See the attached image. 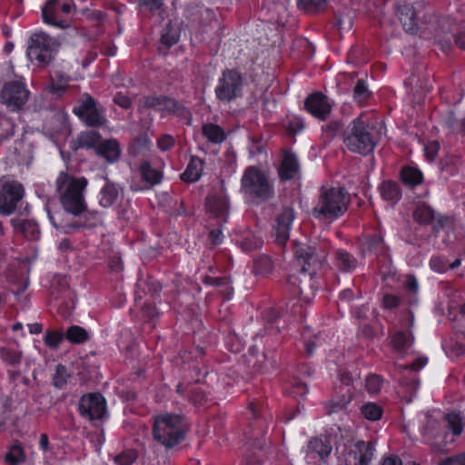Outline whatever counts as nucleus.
<instances>
[{
  "instance_id": "1",
  "label": "nucleus",
  "mask_w": 465,
  "mask_h": 465,
  "mask_svg": "<svg viewBox=\"0 0 465 465\" xmlns=\"http://www.w3.org/2000/svg\"><path fill=\"white\" fill-rule=\"evenodd\" d=\"M294 254L299 272L298 274H292L288 278V283L291 285L294 295L299 296L302 301L309 302L315 294L313 276L326 262V245L297 244Z\"/></svg>"
},
{
  "instance_id": "2",
  "label": "nucleus",
  "mask_w": 465,
  "mask_h": 465,
  "mask_svg": "<svg viewBox=\"0 0 465 465\" xmlns=\"http://www.w3.org/2000/svg\"><path fill=\"white\" fill-rule=\"evenodd\" d=\"M87 184L88 182L84 177H74L67 173H60L55 187L65 213L78 216L86 210L84 193Z\"/></svg>"
},
{
  "instance_id": "3",
  "label": "nucleus",
  "mask_w": 465,
  "mask_h": 465,
  "mask_svg": "<svg viewBox=\"0 0 465 465\" xmlns=\"http://www.w3.org/2000/svg\"><path fill=\"white\" fill-rule=\"evenodd\" d=\"M347 206L348 197L344 189L322 186L312 213L318 220L332 222L343 215Z\"/></svg>"
},
{
  "instance_id": "4",
  "label": "nucleus",
  "mask_w": 465,
  "mask_h": 465,
  "mask_svg": "<svg viewBox=\"0 0 465 465\" xmlns=\"http://www.w3.org/2000/svg\"><path fill=\"white\" fill-rule=\"evenodd\" d=\"M380 132L365 124L360 117L355 118L344 131L343 143L346 147L361 154H367L376 146Z\"/></svg>"
},
{
  "instance_id": "5",
  "label": "nucleus",
  "mask_w": 465,
  "mask_h": 465,
  "mask_svg": "<svg viewBox=\"0 0 465 465\" xmlns=\"http://www.w3.org/2000/svg\"><path fill=\"white\" fill-rule=\"evenodd\" d=\"M153 437L166 448L180 443L185 435L184 425L180 415L165 413L155 417Z\"/></svg>"
},
{
  "instance_id": "6",
  "label": "nucleus",
  "mask_w": 465,
  "mask_h": 465,
  "mask_svg": "<svg viewBox=\"0 0 465 465\" xmlns=\"http://www.w3.org/2000/svg\"><path fill=\"white\" fill-rule=\"evenodd\" d=\"M336 452L340 465H369L373 458L374 446L371 441L348 440L338 444Z\"/></svg>"
},
{
  "instance_id": "7",
  "label": "nucleus",
  "mask_w": 465,
  "mask_h": 465,
  "mask_svg": "<svg viewBox=\"0 0 465 465\" xmlns=\"http://www.w3.org/2000/svg\"><path fill=\"white\" fill-rule=\"evenodd\" d=\"M242 191L244 194L262 201L270 199L273 194V187L266 174L254 166L248 167L242 177Z\"/></svg>"
},
{
  "instance_id": "8",
  "label": "nucleus",
  "mask_w": 465,
  "mask_h": 465,
  "mask_svg": "<svg viewBox=\"0 0 465 465\" xmlns=\"http://www.w3.org/2000/svg\"><path fill=\"white\" fill-rule=\"evenodd\" d=\"M57 46L56 39L45 33L35 34L29 40L26 54L31 62L45 66L53 60Z\"/></svg>"
},
{
  "instance_id": "9",
  "label": "nucleus",
  "mask_w": 465,
  "mask_h": 465,
  "mask_svg": "<svg viewBox=\"0 0 465 465\" xmlns=\"http://www.w3.org/2000/svg\"><path fill=\"white\" fill-rule=\"evenodd\" d=\"M138 112L145 109H153L163 114H174L188 121L191 120V113L174 99L165 95H147L140 99L137 104Z\"/></svg>"
},
{
  "instance_id": "10",
  "label": "nucleus",
  "mask_w": 465,
  "mask_h": 465,
  "mask_svg": "<svg viewBox=\"0 0 465 465\" xmlns=\"http://www.w3.org/2000/svg\"><path fill=\"white\" fill-rule=\"evenodd\" d=\"M243 79L234 69H226L222 73L215 86V95L223 103H230L242 94Z\"/></svg>"
},
{
  "instance_id": "11",
  "label": "nucleus",
  "mask_w": 465,
  "mask_h": 465,
  "mask_svg": "<svg viewBox=\"0 0 465 465\" xmlns=\"http://www.w3.org/2000/svg\"><path fill=\"white\" fill-rule=\"evenodd\" d=\"M73 9L72 0H48L42 10L43 19L48 25L64 28L68 26L66 17Z\"/></svg>"
},
{
  "instance_id": "12",
  "label": "nucleus",
  "mask_w": 465,
  "mask_h": 465,
  "mask_svg": "<svg viewBox=\"0 0 465 465\" xmlns=\"http://www.w3.org/2000/svg\"><path fill=\"white\" fill-rule=\"evenodd\" d=\"M74 113L90 126H102L106 122L103 109L87 94L83 96L80 105L74 109Z\"/></svg>"
},
{
  "instance_id": "13",
  "label": "nucleus",
  "mask_w": 465,
  "mask_h": 465,
  "mask_svg": "<svg viewBox=\"0 0 465 465\" xmlns=\"http://www.w3.org/2000/svg\"><path fill=\"white\" fill-rule=\"evenodd\" d=\"M23 186L15 182L5 183L0 190V213L11 214L23 198Z\"/></svg>"
},
{
  "instance_id": "14",
  "label": "nucleus",
  "mask_w": 465,
  "mask_h": 465,
  "mask_svg": "<svg viewBox=\"0 0 465 465\" xmlns=\"http://www.w3.org/2000/svg\"><path fill=\"white\" fill-rule=\"evenodd\" d=\"M28 97L29 91L24 84L17 81L7 83L1 94L3 103L14 110L21 108L26 103Z\"/></svg>"
},
{
  "instance_id": "15",
  "label": "nucleus",
  "mask_w": 465,
  "mask_h": 465,
  "mask_svg": "<svg viewBox=\"0 0 465 465\" xmlns=\"http://www.w3.org/2000/svg\"><path fill=\"white\" fill-rule=\"evenodd\" d=\"M81 415L89 420L101 419L105 413V401L99 393L83 396L79 403Z\"/></svg>"
},
{
  "instance_id": "16",
  "label": "nucleus",
  "mask_w": 465,
  "mask_h": 465,
  "mask_svg": "<svg viewBox=\"0 0 465 465\" xmlns=\"http://www.w3.org/2000/svg\"><path fill=\"white\" fill-rule=\"evenodd\" d=\"M0 359L8 366L9 376L13 381L21 377V371L19 370L23 361V352L17 348L14 347H1Z\"/></svg>"
},
{
  "instance_id": "17",
  "label": "nucleus",
  "mask_w": 465,
  "mask_h": 465,
  "mask_svg": "<svg viewBox=\"0 0 465 465\" xmlns=\"http://www.w3.org/2000/svg\"><path fill=\"white\" fill-rule=\"evenodd\" d=\"M304 105L310 114L321 120L326 119L331 110L328 98L321 93H315L308 96Z\"/></svg>"
},
{
  "instance_id": "18",
  "label": "nucleus",
  "mask_w": 465,
  "mask_h": 465,
  "mask_svg": "<svg viewBox=\"0 0 465 465\" xmlns=\"http://www.w3.org/2000/svg\"><path fill=\"white\" fill-rule=\"evenodd\" d=\"M396 15L403 29L409 34L418 31V19L415 9L409 4H398L395 7Z\"/></svg>"
},
{
  "instance_id": "19",
  "label": "nucleus",
  "mask_w": 465,
  "mask_h": 465,
  "mask_svg": "<svg viewBox=\"0 0 465 465\" xmlns=\"http://www.w3.org/2000/svg\"><path fill=\"white\" fill-rule=\"evenodd\" d=\"M294 219V211L284 208L276 219L275 236L278 244L282 245L289 239L292 223Z\"/></svg>"
},
{
  "instance_id": "20",
  "label": "nucleus",
  "mask_w": 465,
  "mask_h": 465,
  "mask_svg": "<svg viewBox=\"0 0 465 465\" xmlns=\"http://www.w3.org/2000/svg\"><path fill=\"white\" fill-rule=\"evenodd\" d=\"M206 209L213 216L225 223L229 214V203L224 193H213L206 199Z\"/></svg>"
},
{
  "instance_id": "21",
  "label": "nucleus",
  "mask_w": 465,
  "mask_h": 465,
  "mask_svg": "<svg viewBox=\"0 0 465 465\" xmlns=\"http://www.w3.org/2000/svg\"><path fill=\"white\" fill-rule=\"evenodd\" d=\"M457 23L458 20L450 15L441 16L440 19L438 20V31L440 30V34L438 33V42H440L441 50L444 53H447L451 48V37L450 35L452 31V27H454Z\"/></svg>"
},
{
  "instance_id": "22",
  "label": "nucleus",
  "mask_w": 465,
  "mask_h": 465,
  "mask_svg": "<svg viewBox=\"0 0 465 465\" xmlns=\"http://www.w3.org/2000/svg\"><path fill=\"white\" fill-rule=\"evenodd\" d=\"M352 399L351 388H339L333 398L326 404L328 414H332L344 410Z\"/></svg>"
},
{
  "instance_id": "23",
  "label": "nucleus",
  "mask_w": 465,
  "mask_h": 465,
  "mask_svg": "<svg viewBox=\"0 0 465 465\" xmlns=\"http://www.w3.org/2000/svg\"><path fill=\"white\" fill-rule=\"evenodd\" d=\"M97 154L103 156L108 163H115L121 155V148L117 140L109 139L101 142L96 147Z\"/></svg>"
},
{
  "instance_id": "24",
  "label": "nucleus",
  "mask_w": 465,
  "mask_h": 465,
  "mask_svg": "<svg viewBox=\"0 0 465 465\" xmlns=\"http://www.w3.org/2000/svg\"><path fill=\"white\" fill-rule=\"evenodd\" d=\"M121 194V188L112 182L107 181L99 193V204L104 208L113 206Z\"/></svg>"
},
{
  "instance_id": "25",
  "label": "nucleus",
  "mask_w": 465,
  "mask_h": 465,
  "mask_svg": "<svg viewBox=\"0 0 465 465\" xmlns=\"http://www.w3.org/2000/svg\"><path fill=\"white\" fill-rule=\"evenodd\" d=\"M299 173V163L296 155L292 153H285L279 169L280 177L282 180L294 178Z\"/></svg>"
},
{
  "instance_id": "26",
  "label": "nucleus",
  "mask_w": 465,
  "mask_h": 465,
  "mask_svg": "<svg viewBox=\"0 0 465 465\" xmlns=\"http://www.w3.org/2000/svg\"><path fill=\"white\" fill-rule=\"evenodd\" d=\"M14 228L27 239L34 241L40 237V231L35 222L30 220H12Z\"/></svg>"
},
{
  "instance_id": "27",
  "label": "nucleus",
  "mask_w": 465,
  "mask_h": 465,
  "mask_svg": "<svg viewBox=\"0 0 465 465\" xmlns=\"http://www.w3.org/2000/svg\"><path fill=\"white\" fill-rule=\"evenodd\" d=\"M424 419L421 420L420 432L423 440L430 445L434 444L436 419L434 411H428L424 413Z\"/></svg>"
},
{
  "instance_id": "28",
  "label": "nucleus",
  "mask_w": 465,
  "mask_h": 465,
  "mask_svg": "<svg viewBox=\"0 0 465 465\" xmlns=\"http://www.w3.org/2000/svg\"><path fill=\"white\" fill-rule=\"evenodd\" d=\"M335 265L341 272H351L357 268L358 261L348 252L338 250L335 253Z\"/></svg>"
},
{
  "instance_id": "29",
  "label": "nucleus",
  "mask_w": 465,
  "mask_h": 465,
  "mask_svg": "<svg viewBox=\"0 0 465 465\" xmlns=\"http://www.w3.org/2000/svg\"><path fill=\"white\" fill-rule=\"evenodd\" d=\"M139 173L143 181L150 186L160 183L163 178L162 172L153 168L148 161L141 163Z\"/></svg>"
},
{
  "instance_id": "30",
  "label": "nucleus",
  "mask_w": 465,
  "mask_h": 465,
  "mask_svg": "<svg viewBox=\"0 0 465 465\" xmlns=\"http://www.w3.org/2000/svg\"><path fill=\"white\" fill-rule=\"evenodd\" d=\"M381 197L391 203H396L401 198V190L398 183L385 181L380 185Z\"/></svg>"
},
{
  "instance_id": "31",
  "label": "nucleus",
  "mask_w": 465,
  "mask_h": 465,
  "mask_svg": "<svg viewBox=\"0 0 465 465\" xmlns=\"http://www.w3.org/2000/svg\"><path fill=\"white\" fill-rule=\"evenodd\" d=\"M203 162L198 157H193L186 170L182 174V179L186 182H196L202 175Z\"/></svg>"
},
{
  "instance_id": "32",
  "label": "nucleus",
  "mask_w": 465,
  "mask_h": 465,
  "mask_svg": "<svg viewBox=\"0 0 465 465\" xmlns=\"http://www.w3.org/2000/svg\"><path fill=\"white\" fill-rule=\"evenodd\" d=\"M401 179L408 186H416L421 183L423 175L421 172L412 166H405L401 169Z\"/></svg>"
},
{
  "instance_id": "33",
  "label": "nucleus",
  "mask_w": 465,
  "mask_h": 465,
  "mask_svg": "<svg viewBox=\"0 0 465 465\" xmlns=\"http://www.w3.org/2000/svg\"><path fill=\"white\" fill-rule=\"evenodd\" d=\"M203 136L213 143H221L225 139L224 131L217 124H205L202 127Z\"/></svg>"
},
{
  "instance_id": "34",
  "label": "nucleus",
  "mask_w": 465,
  "mask_h": 465,
  "mask_svg": "<svg viewBox=\"0 0 465 465\" xmlns=\"http://www.w3.org/2000/svg\"><path fill=\"white\" fill-rule=\"evenodd\" d=\"M101 135L95 131H87L81 133L77 137L78 147L94 148L100 143Z\"/></svg>"
},
{
  "instance_id": "35",
  "label": "nucleus",
  "mask_w": 465,
  "mask_h": 465,
  "mask_svg": "<svg viewBox=\"0 0 465 465\" xmlns=\"http://www.w3.org/2000/svg\"><path fill=\"white\" fill-rule=\"evenodd\" d=\"M48 216L52 224L55 228L60 229L64 233H70L76 227L74 223L68 222L64 219V213L58 212L55 213H52L50 211H48Z\"/></svg>"
},
{
  "instance_id": "36",
  "label": "nucleus",
  "mask_w": 465,
  "mask_h": 465,
  "mask_svg": "<svg viewBox=\"0 0 465 465\" xmlns=\"http://www.w3.org/2000/svg\"><path fill=\"white\" fill-rule=\"evenodd\" d=\"M69 80V76L61 72H55L52 76V83L49 87L50 91L57 96H60L67 88Z\"/></svg>"
},
{
  "instance_id": "37",
  "label": "nucleus",
  "mask_w": 465,
  "mask_h": 465,
  "mask_svg": "<svg viewBox=\"0 0 465 465\" xmlns=\"http://www.w3.org/2000/svg\"><path fill=\"white\" fill-rule=\"evenodd\" d=\"M411 344L410 335L403 331H398L391 337V345L393 349L400 352H405Z\"/></svg>"
},
{
  "instance_id": "38",
  "label": "nucleus",
  "mask_w": 465,
  "mask_h": 465,
  "mask_svg": "<svg viewBox=\"0 0 465 465\" xmlns=\"http://www.w3.org/2000/svg\"><path fill=\"white\" fill-rule=\"evenodd\" d=\"M65 338L72 343H84L88 340L89 335L84 328L74 325L66 331Z\"/></svg>"
},
{
  "instance_id": "39",
  "label": "nucleus",
  "mask_w": 465,
  "mask_h": 465,
  "mask_svg": "<svg viewBox=\"0 0 465 465\" xmlns=\"http://www.w3.org/2000/svg\"><path fill=\"white\" fill-rule=\"evenodd\" d=\"M309 450L318 454L321 459H324L331 453V447L326 440L315 438L310 441Z\"/></svg>"
},
{
  "instance_id": "40",
  "label": "nucleus",
  "mask_w": 465,
  "mask_h": 465,
  "mask_svg": "<svg viewBox=\"0 0 465 465\" xmlns=\"http://www.w3.org/2000/svg\"><path fill=\"white\" fill-rule=\"evenodd\" d=\"M152 143L146 134H140L129 146L130 153L139 155L143 151L149 149Z\"/></svg>"
},
{
  "instance_id": "41",
  "label": "nucleus",
  "mask_w": 465,
  "mask_h": 465,
  "mask_svg": "<svg viewBox=\"0 0 465 465\" xmlns=\"http://www.w3.org/2000/svg\"><path fill=\"white\" fill-rule=\"evenodd\" d=\"M361 413L365 419L375 421L381 418L382 410L376 403L367 402L361 406Z\"/></svg>"
},
{
  "instance_id": "42",
  "label": "nucleus",
  "mask_w": 465,
  "mask_h": 465,
  "mask_svg": "<svg viewBox=\"0 0 465 465\" xmlns=\"http://www.w3.org/2000/svg\"><path fill=\"white\" fill-rule=\"evenodd\" d=\"M444 420L447 422L448 428L454 435H460L463 430V423L460 413L455 411L445 414Z\"/></svg>"
},
{
  "instance_id": "43",
  "label": "nucleus",
  "mask_w": 465,
  "mask_h": 465,
  "mask_svg": "<svg viewBox=\"0 0 465 465\" xmlns=\"http://www.w3.org/2000/svg\"><path fill=\"white\" fill-rule=\"evenodd\" d=\"M413 216L418 223L428 224L432 222L434 218V212L430 206L420 204L416 208Z\"/></svg>"
},
{
  "instance_id": "44",
  "label": "nucleus",
  "mask_w": 465,
  "mask_h": 465,
  "mask_svg": "<svg viewBox=\"0 0 465 465\" xmlns=\"http://www.w3.org/2000/svg\"><path fill=\"white\" fill-rule=\"evenodd\" d=\"M204 282L210 285L224 287V290H223L222 292L224 294L226 299L231 298V295L232 293V288L231 286H229V284H228L229 282L226 278H223V277H215L214 278V277L207 276V277H205Z\"/></svg>"
},
{
  "instance_id": "45",
  "label": "nucleus",
  "mask_w": 465,
  "mask_h": 465,
  "mask_svg": "<svg viewBox=\"0 0 465 465\" xmlns=\"http://www.w3.org/2000/svg\"><path fill=\"white\" fill-rule=\"evenodd\" d=\"M5 460L11 465H18L23 462L25 460V454L22 448L18 445L11 447Z\"/></svg>"
},
{
  "instance_id": "46",
  "label": "nucleus",
  "mask_w": 465,
  "mask_h": 465,
  "mask_svg": "<svg viewBox=\"0 0 465 465\" xmlns=\"http://www.w3.org/2000/svg\"><path fill=\"white\" fill-rule=\"evenodd\" d=\"M69 378L70 374L67 372L66 368L62 364H58L53 377V384L56 388L61 389L67 383Z\"/></svg>"
},
{
  "instance_id": "47",
  "label": "nucleus",
  "mask_w": 465,
  "mask_h": 465,
  "mask_svg": "<svg viewBox=\"0 0 465 465\" xmlns=\"http://www.w3.org/2000/svg\"><path fill=\"white\" fill-rule=\"evenodd\" d=\"M454 222H455V219L453 216H450V215H446V214H441V215L438 216V231L440 229L446 230V231H453L455 229ZM444 234L447 237H450V238L453 237V232H444Z\"/></svg>"
},
{
  "instance_id": "48",
  "label": "nucleus",
  "mask_w": 465,
  "mask_h": 465,
  "mask_svg": "<svg viewBox=\"0 0 465 465\" xmlns=\"http://www.w3.org/2000/svg\"><path fill=\"white\" fill-rule=\"evenodd\" d=\"M64 336L65 334L62 331H49L45 334V342L48 347L56 349L64 340Z\"/></svg>"
},
{
  "instance_id": "49",
  "label": "nucleus",
  "mask_w": 465,
  "mask_h": 465,
  "mask_svg": "<svg viewBox=\"0 0 465 465\" xmlns=\"http://www.w3.org/2000/svg\"><path fill=\"white\" fill-rule=\"evenodd\" d=\"M262 240L256 235L248 234L241 242V246L245 251H252L261 248Z\"/></svg>"
},
{
  "instance_id": "50",
  "label": "nucleus",
  "mask_w": 465,
  "mask_h": 465,
  "mask_svg": "<svg viewBox=\"0 0 465 465\" xmlns=\"http://www.w3.org/2000/svg\"><path fill=\"white\" fill-rule=\"evenodd\" d=\"M382 381L378 375L372 374L367 376L365 380V388L369 393L375 394L380 391Z\"/></svg>"
},
{
  "instance_id": "51",
  "label": "nucleus",
  "mask_w": 465,
  "mask_h": 465,
  "mask_svg": "<svg viewBox=\"0 0 465 465\" xmlns=\"http://www.w3.org/2000/svg\"><path fill=\"white\" fill-rule=\"evenodd\" d=\"M354 99L361 104L370 96V92L362 80H359L354 87Z\"/></svg>"
},
{
  "instance_id": "52",
  "label": "nucleus",
  "mask_w": 465,
  "mask_h": 465,
  "mask_svg": "<svg viewBox=\"0 0 465 465\" xmlns=\"http://www.w3.org/2000/svg\"><path fill=\"white\" fill-rule=\"evenodd\" d=\"M272 262L267 256L260 257L254 262V271L256 273L265 274L272 271Z\"/></svg>"
},
{
  "instance_id": "53",
  "label": "nucleus",
  "mask_w": 465,
  "mask_h": 465,
  "mask_svg": "<svg viewBox=\"0 0 465 465\" xmlns=\"http://www.w3.org/2000/svg\"><path fill=\"white\" fill-rule=\"evenodd\" d=\"M14 134V125L7 119L0 120V143Z\"/></svg>"
},
{
  "instance_id": "54",
  "label": "nucleus",
  "mask_w": 465,
  "mask_h": 465,
  "mask_svg": "<svg viewBox=\"0 0 465 465\" xmlns=\"http://www.w3.org/2000/svg\"><path fill=\"white\" fill-rule=\"evenodd\" d=\"M325 2L326 0H299V6L306 12H313Z\"/></svg>"
},
{
  "instance_id": "55",
  "label": "nucleus",
  "mask_w": 465,
  "mask_h": 465,
  "mask_svg": "<svg viewBox=\"0 0 465 465\" xmlns=\"http://www.w3.org/2000/svg\"><path fill=\"white\" fill-rule=\"evenodd\" d=\"M440 171L441 173H447L446 175L443 176L445 180H448L449 174L452 175L455 171V160L453 158H446L441 159L440 161Z\"/></svg>"
},
{
  "instance_id": "56",
  "label": "nucleus",
  "mask_w": 465,
  "mask_h": 465,
  "mask_svg": "<svg viewBox=\"0 0 465 465\" xmlns=\"http://www.w3.org/2000/svg\"><path fill=\"white\" fill-rule=\"evenodd\" d=\"M178 41V35L176 32L167 28L166 32L162 35L161 43L166 47H170L176 44Z\"/></svg>"
},
{
  "instance_id": "57",
  "label": "nucleus",
  "mask_w": 465,
  "mask_h": 465,
  "mask_svg": "<svg viewBox=\"0 0 465 465\" xmlns=\"http://www.w3.org/2000/svg\"><path fill=\"white\" fill-rule=\"evenodd\" d=\"M323 131L331 136H335L339 134H344L343 124L339 121L331 122L323 128Z\"/></svg>"
},
{
  "instance_id": "58",
  "label": "nucleus",
  "mask_w": 465,
  "mask_h": 465,
  "mask_svg": "<svg viewBox=\"0 0 465 465\" xmlns=\"http://www.w3.org/2000/svg\"><path fill=\"white\" fill-rule=\"evenodd\" d=\"M114 102L124 109H128L132 105L131 98L122 92H119L114 95Z\"/></svg>"
},
{
  "instance_id": "59",
  "label": "nucleus",
  "mask_w": 465,
  "mask_h": 465,
  "mask_svg": "<svg viewBox=\"0 0 465 465\" xmlns=\"http://www.w3.org/2000/svg\"><path fill=\"white\" fill-rule=\"evenodd\" d=\"M401 299L393 294H385L382 299V305L385 309H394L399 306Z\"/></svg>"
},
{
  "instance_id": "60",
  "label": "nucleus",
  "mask_w": 465,
  "mask_h": 465,
  "mask_svg": "<svg viewBox=\"0 0 465 465\" xmlns=\"http://www.w3.org/2000/svg\"><path fill=\"white\" fill-rule=\"evenodd\" d=\"M174 144V139L168 134L161 136L157 141L158 148L162 151H167Z\"/></svg>"
},
{
  "instance_id": "61",
  "label": "nucleus",
  "mask_w": 465,
  "mask_h": 465,
  "mask_svg": "<svg viewBox=\"0 0 465 465\" xmlns=\"http://www.w3.org/2000/svg\"><path fill=\"white\" fill-rule=\"evenodd\" d=\"M177 392L181 393V394H184V393H187L188 395L189 394H192L190 396V399L193 401V402H201L202 400L203 399V396H199V393L197 391V390H190L189 391H187L186 388L183 387V384H178L177 385Z\"/></svg>"
},
{
  "instance_id": "62",
  "label": "nucleus",
  "mask_w": 465,
  "mask_h": 465,
  "mask_svg": "<svg viewBox=\"0 0 465 465\" xmlns=\"http://www.w3.org/2000/svg\"><path fill=\"white\" fill-rule=\"evenodd\" d=\"M135 460L133 453H123L114 458V461L118 465H132Z\"/></svg>"
},
{
  "instance_id": "63",
  "label": "nucleus",
  "mask_w": 465,
  "mask_h": 465,
  "mask_svg": "<svg viewBox=\"0 0 465 465\" xmlns=\"http://www.w3.org/2000/svg\"><path fill=\"white\" fill-rule=\"evenodd\" d=\"M304 127V124L302 120L300 119H294L292 121H291L289 123V126H288V129H289V132L291 133V134H296L298 132H300L301 130H302Z\"/></svg>"
},
{
  "instance_id": "64",
  "label": "nucleus",
  "mask_w": 465,
  "mask_h": 465,
  "mask_svg": "<svg viewBox=\"0 0 465 465\" xmlns=\"http://www.w3.org/2000/svg\"><path fill=\"white\" fill-rule=\"evenodd\" d=\"M424 154L429 162H433L436 156V145L430 143L424 146Z\"/></svg>"
}]
</instances>
